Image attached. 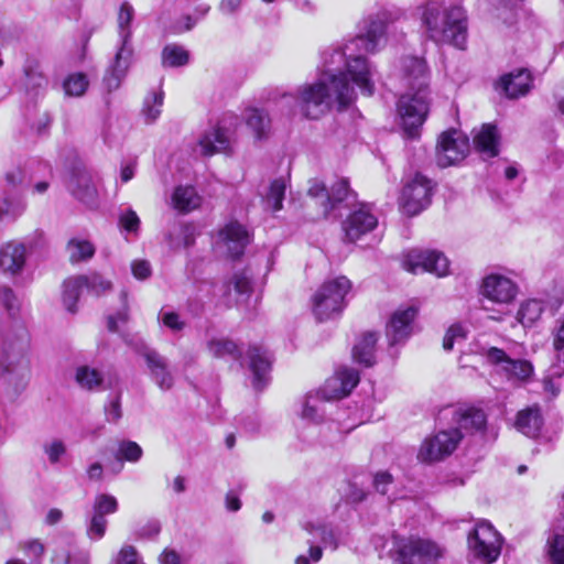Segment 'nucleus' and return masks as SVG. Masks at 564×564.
I'll return each instance as SVG.
<instances>
[{"label":"nucleus","instance_id":"obj_1","mask_svg":"<svg viewBox=\"0 0 564 564\" xmlns=\"http://www.w3.org/2000/svg\"><path fill=\"white\" fill-rule=\"evenodd\" d=\"M405 17L403 9L394 6L380 7L358 23V34L325 48L321 53L322 70L318 78L297 89L296 101L303 115L317 119L332 106L339 110L350 106L356 93L350 82L366 96L375 91V69L364 53L380 50L387 30Z\"/></svg>","mask_w":564,"mask_h":564},{"label":"nucleus","instance_id":"obj_2","mask_svg":"<svg viewBox=\"0 0 564 564\" xmlns=\"http://www.w3.org/2000/svg\"><path fill=\"white\" fill-rule=\"evenodd\" d=\"M414 17L425 40L466 50L468 18L460 0H420Z\"/></svg>","mask_w":564,"mask_h":564},{"label":"nucleus","instance_id":"obj_3","mask_svg":"<svg viewBox=\"0 0 564 564\" xmlns=\"http://www.w3.org/2000/svg\"><path fill=\"white\" fill-rule=\"evenodd\" d=\"M399 76L406 88L398 101V113L405 134L416 138L423 126L430 106V69L423 57L402 56L399 61Z\"/></svg>","mask_w":564,"mask_h":564},{"label":"nucleus","instance_id":"obj_4","mask_svg":"<svg viewBox=\"0 0 564 564\" xmlns=\"http://www.w3.org/2000/svg\"><path fill=\"white\" fill-rule=\"evenodd\" d=\"M30 375L26 337L0 343V391L9 397L18 395L25 388Z\"/></svg>","mask_w":564,"mask_h":564},{"label":"nucleus","instance_id":"obj_5","mask_svg":"<svg viewBox=\"0 0 564 564\" xmlns=\"http://www.w3.org/2000/svg\"><path fill=\"white\" fill-rule=\"evenodd\" d=\"M134 18L135 10L133 6L128 1L122 2L117 13V50L113 61L104 77L105 85L109 91L119 88L132 64L134 54L132 45Z\"/></svg>","mask_w":564,"mask_h":564},{"label":"nucleus","instance_id":"obj_6","mask_svg":"<svg viewBox=\"0 0 564 564\" xmlns=\"http://www.w3.org/2000/svg\"><path fill=\"white\" fill-rule=\"evenodd\" d=\"M351 288L346 276H338L324 282L312 297L313 313L319 321L338 316L345 307V296Z\"/></svg>","mask_w":564,"mask_h":564},{"label":"nucleus","instance_id":"obj_7","mask_svg":"<svg viewBox=\"0 0 564 564\" xmlns=\"http://www.w3.org/2000/svg\"><path fill=\"white\" fill-rule=\"evenodd\" d=\"M394 547L400 564H430L443 556V549L422 538H395Z\"/></svg>","mask_w":564,"mask_h":564},{"label":"nucleus","instance_id":"obj_8","mask_svg":"<svg viewBox=\"0 0 564 564\" xmlns=\"http://www.w3.org/2000/svg\"><path fill=\"white\" fill-rule=\"evenodd\" d=\"M119 503L115 496L109 494H98L91 503V509L87 512L85 519V530L87 538L97 542L100 541L107 532V516L118 511Z\"/></svg>","mask_w":564,"mask_h":564},{"label":"nucleus","instance_id":"obj_9","mask_svg":"<svg viewBox=\"0 0 564 564\" xmlns=\"http://www.w3.org/2000/svg\"><path fill=\"white\" fill-rule=\"evenodd\" d=\"M468 545L476 558L491 564L500 555L501 538L490 523L482 521L469 534Z\"/></svg>","mask_w":564,"mask_h":564},{"label":"nucleus","instance_id":"obj_10","mask_svg":"<svg viewBox=\"0 0 564 564\" xmlns=\"http://www.w3.org/2000/svg\"><path fill=\"white\" fill-rule=\"evenodd\" d=\"M402 267L414 274L430 272L437 276H445L449 270V261L441 251L412 249L404 253Z\"/></svg>","mask_w":564,"mask_h":564},{"label":"nucleus","instance_id":"obj_11","mask_svg":"<svg viewBox=\"0 0 564 564\" xmlns=\"http://www.w3.org/2000/svg\"><path fill=\"white\" fill-rule=\"evenodd\" d=\"M431 196V181L416 173L413 180L403 186L399 205L403 214L415 216L430 205Z\"/></svg>","mask_w":564,"mask_h":564},{"label":"nucleus","instance_id":"obj_12","mask_svg":"<svg viewBox=\"0 0 564 564\" xmlns=\"http://www.w3.org/2000/svg\"><path fill=\"white\" fill-rule=\"evenodd\" d=\"M469 152V140L459 130L451 129L444 131L436 145V162L441 167L457 164L463 161Z\"/></svg>","mask_w":564,"mask_h":564},{"label":"nucleus","instance_id":"obj_13","mask_svg":"<svg viewBox=\"0 0 564 564\" xmlns=\"http://www.w3.org/2000/svg\"><path fill=\"white\" fill-rule=\"evenodd\" d=\"M303 529L312 536L308 540L310 543V555H299L295 558V564H310L312 562H318L322 558L323 551L321 545H316L315 542L337 549L338 538L335 530L323 521H307L303 524Z\"/></svg>","mask_w":564,"mask_h":564},{"label":"nucleus","instance_id":"obj_14","mask_svg":"<svg viewBox=\"0 0 564 564\" xmlns=\"http://www.w3.org/2000/svg\"><path fill=\"white\" fill-rule=\"evenodd\" d=\"M487 361L497 367L510 381L525 382L533 375V366L525 359H512L505 350L490 347L484 351Z\"/></svg>","mask_w":564,"mask_h":564},{"label":"nucleus","instance_id":"obj_15","mask_svg":"<svg viewBox=\"0 0 564 564\" xmlns=\"http://www.w3.org/2000/svg\"><path fill=\"white\" fill-rule=\"evenodd\" d=\"M462 438L463 433L459 430L441 431L423 442L417 458L425 463L442 459L456 449Z\"/></svg>","mask_w":564,"mask_h":564},{"label":"nucleus","instance_id":"obj_16","mask_svg":"<svg viewBox=\"0 0 564 564\" xmlns=\"http://www.w3.org/2000/svg\"><path fill=\"white\" fill-rule=\"evenodd\" d=\"M518 293V284L503 274H488L484 278L481 283V294L489 301L497 304L512 303Z\"/></svg>","mask_w":564,"mask_h":564},{"label":"nucleus","instance_id":"obj_17","mask_svg":"<svg viewBox=\"0 0 564 564\" xmlns=\"http://www.w3.org/2000/svg\"><path fill=\"white\" fill-rule=\"evenodd\" d=\"M359 373L352 368L343 367L328 378L318 391L326 401L347 397L359 382Z\"/></svg>","mask_w":564,"mask_h":564},{"label":"nucleus","instance_id":"obj_18","mask_svg":"<svg viewBox=\"0 0 564 564\" xmlns=\"http://www.w3.org/2000/svg\"><path fill=\"white\" fill-rule=\"evenodd\" d=\"M378 226V218L367 205H361L352 210L343 223L345 238L355 242Z\"/></svg>","mask_w":564,"mask_h":564},{"label":"nucleus","instance_id":"obj_19","mask_svg":"<svg viewBox=\"0 0 564 564\" xmlns=\"http://www.w3.org/2000/svg\"><path fill=\"white\" fill-rule=\"evenodd\" d=\"M249 242L248 230L238 221H229L219 230L217 246L231 258L240 257Z\"/></svg>","mask_w":564,"mask_h":564},{"label":"nucleus","instance_id":"obj_20","mask_svg":"<svg viewBox=\"0 0 564 564\" xmlns=\"http://www.w3.org/2000/svg\"><path fill=\"white\" fill-rule=\"evenodd\" d=\"M72 195L90 209L99 205L98 192L93 182L91 174L86 170H76L68 181Z\"/></svg>","mask_w":564,"mask_h":564},{"label":"nucleus","instance_id":"obj_21","mask_svg":"<svg viewBox=\"0 0 564 564\" xmlns=\"http://www.w3.org/2000/svg\"><path fill=\"white\" fill-rule=\"evenodd\" d=\"M417 314L413 306L395 311L387 326V336L390 345H397L409 338L412 332V323Z\"/></svg>","mask_w":564,"mask_h":564},{"label":"nucleus","instance_id":"obj_22","mask_svg":"<svg viewBox=\"0 0 564 564\" xmlns=\"http://www.w3.org/2000/svg\"><path fill=\"white\" fill-rule=\"evenodd\" d=\"M150 377L162 391L170 390L174 384V377L169 368L166 358L153 349H147L142 354Z\"/></svg>","mask_w":564,"mask_h":564},{"label":"nucleus","instance_id":"obj_23","mask_svg":"<svg viewBox=\"0 0 564 564\" xmlns=\"http://www.w3.org/2000/svg\"><path fill=\"white\" fill-rule=\"evenodd\" d=\"M26 261V249L23 243L9 241L0 248V269L10 275L19 274Z\"/></svg>","mask_w":564,"mask_h":564},{"label":"nucleus","instance_id":"obj_24","mask_svg":"<svg viewBox=\"0 0 564 564\" xmlns=\"http://www.w3.org/2000/svg\"><path fill=\"white\" fill-rule=\"evenodd\" d=\"M247 359L249 369L253 375L252 384L254 389H263L269 380L268 375L271 365L268 352L263 350L261 347L252 346L249 347L247 351Z\"/></svg>","mask_w":564,"mask_h":564},{"label":"nucleus","instance_id":"obj_25","mask_svg":"<svg viewBox=\"0 0 564 564\" xmlns=\"http://www.w3.org/2000/svg\"><path fill=\"white\" fill-rule=\"evenodd\" d=\"M543 425V419L538 406H530L518 412L514 427L523 435L535 438Z\"/></svg>","mask_w":564,"mask_h":564},{"label":"nucleus","instance_id":"obj_26","mask_svg":"<svg viewBox=\"0 0 564 564\" xmlns=\"http://www.w3.org/2000/svg\"><path fill=\"white\" fill-rule=\"evenodd\" d=\"M499 134L496 126L485 123L475 132L474 144L476 150L487 158H495L498 155Z\"/></svg>","mask_w":564,"mask_h":564},{"label":"nucleus","instance_id":"obj_27","mask_svg":"<svg viewBox=\"0 0 564 564\" xmlns=\"http://www.w3.org/2000/svg\"><path fill=\"white\" fill-rule=\"evenodd\" d=\"M546 306L547 302L544 299L524 300L517 311V322L525 328L534 326L541 319Z\"/></svg>","mask_w":564,"mask_h":564},{"label":"nucleus","instance_id":"obj_28","mask_svg":"<svg viewBox=\"0 0 564 564\" xmlns=\"http://www.w3.org/2000/svg\"><path fill=\"white\" fill-rule=\"evenodd\" d=\"M531 84V74L527 69H519L501 78V87L509 98L525 95L530 90Z\"/></svg>","mask_w":564,"mask_h":564},{"label":"nucleus","instance_id":"obj_29","mask_svg":"<svg viewBox=\"0 0 564 564\" xmlns=\"http://www.w3.org/2000/svg\"><path fill=\"white\" fill-rule=\"evenodd\" d=\"M197 145L200 154L213 155L228 149L229 138L224 129L212 128L199 138Z\"/></svg>","mask_w":564,"mask_h":564},{"label":"nucleus","instance_id":"obj_30","mask_svg":"<svg viewBox=\"0 0 564 564\" xmlns=\"http://www.w3.org/2000/svg\"><path fill=\"white\" fill-rule=\"evenodd\" d=\"M455 421L457 423L456 430L474 434L485 430L487 417L482 410L469 408L457 412Z\"/></svg>","mask_w":564,"mask_h":564},{"label":"nucleus","instance_id":"obj_31","mask_svg":"<svg viewBox=\"0 0 564 564\" xmlns=\"http://www.w3.org/2000/svg\"><path fill=\"white\" fill-rule=\"evenodd\" d=\"M378 340L376 333H366L352 348L354 360L366 367L375 364V346Z\"/></svg>","mask_w":564,"mask_h":564},{"label":"nucleus","instance_id":"obj_32","mask_svg":"<svg viewBox=\"0 0 564 564\" xmlns=\"http://www.w3.org/2000/svg\"><path fill=\"white\" fill-rule=\"evenodd\" d=\"M172 205L178 212L188 213L200 205V197L193 186L180 185L173 192Z\"/></svg>","mask_w":564,"mask_h":564},{"label":"nucleus","instance_id":"obj_33","mask_svg":"<svg viewBox=\"0 0 564 564\" xmlns=\"http://www.w3.org/2000/svg\"><path fill=\"white\" fill-rule=\"evenodd\" d=\"M323 401L325 400L319 392L307 393L302 402L301 419L307 423L319 424L324 419Z\"/></svg>","mask_w":564,"mask_h":564},{"label":"nucleus","instance_id":"obj_34","mask_svg":"<svg viewBox=\"0 0 564 564\" xmlns=\"http://www.w3.org/2000/svg\"><path fill=\"white\" fill-rule=\"evenodd\" d=\"M288 188V181L284 177L274 178L267 191L262 194L264 205L273 212H279L283 207V199Z\"/></svg>","mask_w":564,"mask_h":564},{"label":"nucleus","instance_id":"obj_35","mask_svg":"<svg viewBox=\"0 0 564 564\" xmlns=\"http://www.w3.org/2000/svg\"><path fill=\"white\" fill-rule=\"evenodd\" d=\"M75 382L84 390L96 391L101 387L104 377L98 369L83 365L75 370Z\"/></svg>","mask_w":564,"mask_h":564},{"label":"nucleus","instance_id":"obj_36","mask_svg":"<svg viewBox=\"0 0 564 564\" xmlns=\"http://www.w3.org/2000/svg\"><path fill=\"white\" fill-rule=\"evenodd\" d=\"M85 289L83 275L68 278L63 284V303L70 313L77 311L76 304L82 291Z\"/></svg>","mask_w":564,"mask_h":564},{"label":"nucleus","instance_id":"obj_37","mask_svg":"<svg viewBox=\"0 0 564 564\" xmlns=\"http://www.w3.org/2000/svg\"><path fill=\"white\" fill-rule=\"evenodd\" d=\"M24 209L25 204L18 195L9 192L0 195V220H14Z\"/></svg>","mask_w":564,"mask_h":564},{"label":"nucleus","instance_id":"obj_38","mask_svg":"<svg viewBox=\"0 0 564 564\" xmlns=\"http://www.w3.org/2000/svg\"><path fill=\"white\" fill-rule=\"evenodd\" d=\"M162 65L164 67H182L189 62V52L182 45L172 43L162 50Z\"/></svg>","mask_w":564,"mask_h":564},{"label":"nucleus","instance_id":"obj_39","mask_svg":"<svg viewBox=\"0 0 564 564\" xmlns=\"http://www.w3.org/2000/svg\"><path fill=\"white\" fill-rule=\"evenodd\" d=\"M247 126L253 131L256 139L262 140L270 131V118L262 109H249L246 116Z\"/></svg>","mask_w":564,"mask_h":564},{"label":"nucleus","instance_id":"obj_40","mask_svg":"<svg viewBox=\"0 0 564 564\" xmlns=\"http://www.w3.org/2000/svg\"><path fill=\"white\" fill-rule=\"evenodd\" d=\"M164 93L159 89L147 95L143 101L141 113L147 123L155 122L162 112Z\"/></svg>","mask_w":564,"mask_h":564},{"label":"nucleus","instance_id":"obj_41","mask_svg":"<svg viewBox=\"0 0 564 564\" xmlns=\"http://www.w3.org/2000/svg\"><path fill=\"white\" fill-rule=\"evenodd\" d=\"M208 351L217 358L230 357L235 360L241 358V350L236 343L227 338L212 339L207 344Z\"/></svg>","mask_w":564,"mask_h":564},{"label":"nucleus","instance_id":"obj_42","mask_svg":"<svg viewBox=\"0 0 564 564\" xmlns=\"http://www.w3.org/2000/svg\"><path fill=\"white\" fill-rule=\"evenodd\" d=\"M67 251L72 262H79L90 259L95 254V247L86 239L72 238Z\"/></svg>","mask_w":564,"mask_h":564},{"label":"nucleus","instance_id":"obj_43","mask_svg":"<svg viewBox=\"0 0 564 564\" xmlns=\"http://www.w3.org/2000/svg\"><path fill=\"white\" fill-rule=\"evenodd\" d=\"M226 291L229 297L232 291L239 297L249 295L251 291V278L246 272L235 273L231 280L226 284Z\"/></svg>","mask_w":564,"mask_h":564},{"label":"nucleus","instance_id":"obj_44","mask_svg":"<svg viewBox=\"0 0 564 564\" xmlns=\"http://www.w3.org/2000/svg\"><path fill=\"white\" fill-rule=\"evenodd\" d=\"M63 86L66 95L79 97L87 90L88 79L83 73H74L64 80Z\"/></svg>","mask_w":564,"mask_h":564},{"label":"nucleus","instance_id":"obj_45","mask_svg":"<svg viewBox=\"0 0 564 564\" xmlns=\"http://www.w3.org/2000/svg\"><path fill=\"white\" fill-rule=\"evenodd\" d=\"M110 564H145L135 546L123 544L111 557Z\"/></svg>","mask_w":564,"mask_h":564},{"label":"nucleus","instance_id":"obj_46","mask_svg":"<svg viewBox=\"0 0 564 564\" xmlns=\"http://www.w3.org/2000/svg\"><path fill=\"white\" fill-rule=\"evenodd\" d=\"M83 278L85 289L93 295L99 296L111 289V282L96 272L83 274Z\"/></svg>","mask_w":564,"mask_h":564},{"label":"nucleus","instance_id":"obj_47","mask_svg":"<svg viewBox=\"0 0 564 564\" xmlns=\"http://www.w3.org/2000/svg\"><path fill=\"white\" fill-rule=\"evenodd\" d=\"M143 451L141 446L133 441H122L119 443L117 459L137 463L141 459Z\"/></svg>","mask_w":564,"mask_h":564},{"label":"nucleus","instance_id":"obj_48","mask_svg":"<svg viewBox=\"0 0 564 564\" xmlns=\"http://www.w3.org/2000/svg\"><path fill=\"white\" fill-rule=\"evenodd\" d=\"M308 195L321 199V206L325 216L332 212L329 192L322 182L317 180L312 181L308 187Z\"/></svg>","mask_w":564,"mask_h":564},{"label":"nucleus","instance_id":"obj_49","mask_svg":"<svg viewBox=\"0 0 564 564\" xmlns=\"http://www.w3.org/2000/svg\"><path fill=\"white\" fill-rule=\"evenodd\" d=\"M140 224L139 216L131 208L121 212L119 215V226L126 234L138 235Z\"/></svg>","mask_w":564,"mask_h":564},{"label":"nucleus","instance_id":"obj_50","mask_svg":"<svg viewBox=\"0 0 564 564\" xmlns=\"http://www.w3.org/2000/svg\"><path fill=\"white\" fill-rule=\"evenodd\" d=\"M466 338V329L460 324L452 325L444 337L443 347L445 350H452L456 341L464 340Z\"/></svg>","mask_w":564,"mask_h":564},{"label":"nucleus","instance_id":"obj_51","mask_svg":"<svg viewBox=\"0 0 564 564\" xmlns=\"http://www.w3.org/2000/svg\"><path fill=\"white\" fill-rule=\"evenodd\" d=\"M329 196H330V206L332 210L335 208L336 204L345 200L348 197L349 194V184L348 181L345 178H341L337 181L330 188Z\"/></svg>","mask_w":564,"mask_h":564},{"label":"nucleus","instance_id":"obj_52","mask_svg":"<svg viewBox=\"0 0 564 564\" xmlns=\"http://www.w3.org/2000/svg\"><path fill=\"white\" fill-rule=\"evenodd\" d=\"M551 336L553 347L555 350L561 351L564 349V312L560 314L553 323L551 328Z\"/></svg>","mask_w":564,"mask_h":564},{"label":"nucleus","instance_id":"obj_53","mask_svg":"<svg viewBox=\"0 0 564 564\" xmlns=\"http://www.w3.org/2000/svg\"><path fill=\"white\" fill-rule=\"evenodd\" d=\"M43 448L51 464L58 463L66 453V447L59 440H54L44 444Z\"/></svg>","mask_w":564,"mask_h":564},{"label":"nucleus","instance_id":"obj_54","mask_svg":"<svg viewBox=\"0 0 564 564\" xmlns=\"http://www.w3.org/2000/svg\"><path fill=\"white\" fill-rule=\"evenodd\" d=\"M121 301H122V310L119 311L116 315H110L108 317V329L110 332L119 330V327H118L119 322L122 324H126L128 322L129 314H128V304H127V293L126 292L121 293Z\"/></svg>","mask_w":564,"mask_h":564},{"label":"nucleus","instance_id":"obj_55","mask_svg":"<svg viewBox=\"0 0 564 564\" xmlns=\"http://www.w3.org/2000/svg\"><path fill=\"white\" fill-rule=\"evenodd\" d=\"M20 547L28 556L33 557L36 562H41L45 553L44 544L37 539L24 541L20 544Z\"/></svg>","mask_w":564,"mask_h":564},{"label":"nucleus","instance_id":"obj_56","mask_svg":"<svg viewBox=\"0 0 564 564\" xmlns=\"http://www.w3.org/2000/svg\"><path fill=\"white\" fill-rule=\"evenodd\" d=\"M161 532V523L159 520L151 519L147 521L142 527L138 529L135 532V536L138 539H154Z\"/></svg>","mask_w":564,"mask_h":564},{"label":"nucleus","instance_id":"obj_57","mask_svg":"<svg viewBox=\"0 0 564 564\" xmlns=\"http://www.w3.org/2000/svg\"><path fill=\"white\" fill-rule=\"evenodd\" d=\"M0 303L10 314H14L18 310L17 296L10 288H0Z\"/></svg>","mask_w":564,"mask_h":564},{"label":"nucleus","instance_id":"obj_58","mask_svg":"<svg viewBox=\"0 0 564 564\" xmlns=\"http://www.w3.org/2000/svg\"><path fill=\"white\" fill-rule=\"evenodd\" d=\"M105 414H106L107 421L110 423H117L121 419L122 412H121V403H120L119 395H116L105 406Z\"/></svg>","mask_w":564,"mask_h":564},{"label":"nucleus","instance_id":"obj_59","mask_svg":"<svg viewBox=\"0 0 564 564\" xmlns=\"http://www.w3.org/2000/svg\"><path fill=\"white\" fill-rule=\"evenodd\" d=\"M159 319L170 329L174 332L182 330L184 328V322L180 319L178 314L174 312H160Z\"/></svg>","mask_w":564,"mask_h":564},{"label":"nucleus","instance_id":"obj_60","mask_svg":"<svg viewBox=\"0 0 564 564\" xmlns=\"http://www.w3.org/2000/svg\"><path fill=\"white\" fill-rule=\"evenodd\" d=\"M131 271L138 280H145L152 274L151 264L147 260H134L131 263Z\"/></svg>","mask_w":564,"mask_h":564},{"label":"nucleus","instance_id":"obj_61","mask_svg":"<svg viewBox=\"0 0 564 564\" xmlns=\"http://www.w3.org/2000/svg\"><path fill=\"white\" fill-rule=\"evenodd\" d=\"M392 484V476L387 471L376 474L373 478V486L378 492L386 495L387 487Z\"/></svg>","mask_w":564,"mask_h":564},{"label":"nucleus","instance_id":"obj_62","mask_svg":"<svg viewBox=\"0 0 564 564\" xmlns=\"http://www.w3.org/2000/svg\"><path fill=\"white\" fill-rule=\"evenodd\" d=\"M72 555L69 551L65 547L55 549L53 556H52V563L53 564H70L72 562Z\"/></svg>","mask_w":564,"mask_h":564},{"label":"nucleus","instance_id":"obj_63","mask_svg":"<svg viewBox=\"0 0 564 564\" xmlns=\"http://www.w3.org/2000/svg\"><path fill=\"white\" fill-rule=\"evenodd\" d=\"M242 3V0H221L219 10L224 14H234L237 12Z\"/></svg>","mask_w":564,"mask_h":564},{"label":"nucleus","instance_id":"obj_64","mask_svg":"<svg viewBox=\"0 0 564 564\" xmlns=\"http://www.w3.org/2000/svg\"><path fill=\"white\" fill-rule=\"evenodd\" d=\"M161 564H182L181 556L173 550H164L160 556Z\"/></svg>","mask_w":564,"mask_h":564}]
</instances>
